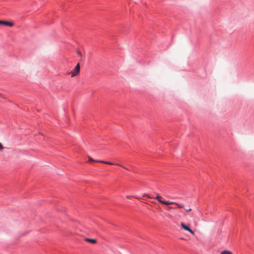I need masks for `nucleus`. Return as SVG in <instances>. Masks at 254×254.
Here are the masks:
<instances>
[{"mask_svg":"<svg viewBox=\"0 0 254 254\" xmlns=\"http://www.w3.org/2000/svg\"><path fill=\"white\" fill-rule=\"evenodd\" d=\"M155 198L161 203L168 205L170 204H176L179 208H184V206L182 204H179L175 202H168L162 200V197L160 194H157Z\"/></svg>","mask_w":254,"mask_h":254,"instance_id":"f257e3e1","label":"nucleus"},{"mask_svg":"<svg viewBox=\"0 0 254 254\" xmlns=\"http://www.w3.org/2000/svg\"><path fill=\"white\" fill-rule=\"evenodd\" d=\"M88 162H100L106 164H109V165H115L116 164L114 162H109V161H102V160H93L92 158L90 157H88Z\"/></svg>","mask_w":254,"mask_h":254,"instance_id":"f03ea898","label":"nucleus"},{"mask_svg":"<svg viewBox=\"0 0 254 254\" xmlns=\"http://www.w3.org/2000/svg\"><path fill=\"white\" fill-rule=\"evenodd\" d=\"M79 71H80V66H79V64H78L76 65V66H75L74 70L70 72L71 76L72 77H74L75 76L79 74Z\"/></svg>","mask_w":254,"mask_h":254,"instance_id":"7ed1b4c3","label":"nucleus"},{"mask_svg":"<svg viewBox=\"0 0 254 254\" xmlns=\"http://www.w3.org/2000/svg\"><path fill=\"white\" fill-rule=\"evenodd\" d=\"M181 226L182 228H183L184 230L190 232L192 235H194V232L192 230H191L189 227L186 226L184 223H181Z\"/></svg>","mask_w":254,"mask_h":254,"instance_id":"20e7f679","label":"nucleus"},{"mask_svg":"<svg viewBox=\"0 0 254 254\" xmlns=\"http://www.w3.org/2000/svg\"><path fill=\"white\" fill-rule=\"evenodd\" d=\"M0 25H5L8 26L12 27L13 26V23L12 22H9L6 21L0 20Z\"/></svg>","mask_w":254,"mask_h":254,"instance_id":"39448f33","label":"nucleus"},{"mask_svg":"<svg viewBox=\"0 0 254 254\" xmlns=\"http://www.w3.org/2000/svg\"><path fill=\"white\" fill-rule=\"evenodd\" d=\"M85 240L86 242L91 243L92 244H95L96 243L97 241L95 239H89V238H85Z\"/></svg>","mask_w":254,"mask_h":254,"instance_id":"423d86ee","label":"nucleus"},{"mask_svg":"<svg viewBox=\"0 0 254 254\" xmlns=\"http://www.w3.org/2000/svg\"><path fill=\"white\" fill-rule=\"evenodd\" d=\"M221 254H232L231 252L229 251H223L221 252Z\"/></svg>","mask_w":254,"mask_h":254,"instance_id":"0eeeda50","label":"nucleus"},{"mask_svg":"<svg viewBox=\"0 0 254 254\" xmlns=\"http://www.w3.org/2000/svg\"><path fill=\"white\" fill-rule=\"evenodd\" d=\"M4 147L3 145L0 142V152H1L3 150Z\"/></svg>","mask_w":254,"mask_h":254,"instance_id":"6e6552de","label":"nucleus"},{"mask_svg":"<svg viewBox=\"0 0 254 254\" xmlns=\"http://www.w3.org/2000/svg\"><path fill=\"white\" fill-rule=\"evenodd\" d=\"M144 196H147V197H148L149 198H153V197H152L150 194H145L144 195Z\"/></svg>","mask_w":254,"mask_h":254,"instance_id":"1a4fd4ad","label":"nucleus"},{"mask_svg":"<svg viewBox=\"0 0 254 254\" xmlns=\"http://www.w3.org/2000/svg\"><path fill=\"white\" fill-rule=\"evenodd\" d=\"M77 54L79 57H82V54L80 51H77Z\"/></svg>","mask_w":254,"mask_h":254,"instance_id":"9d476101","label":"nucleus"},{"mask_svg":"<svg viewBox=\"0 0 254 254\" xmlns=\"http://www.w3.org/2000/svg\"><path fill=\"white\" fill-rule=\"evenodd\" d=\"M185 210L187 212H190L191 210V208L185 209Z\"/></svg>","mask_w":254,"mask_h":254,"instance_id":"9b49d317","label":"nucleus"},{"mask_svg":"<svg viewBox=\"0 0 254 254\" xmlns=\"http://www.w3.org/2000/svg\"><path fill=\"white\" fill-rule=\"evenodd\" d=\"M121 166H122V167H123L124 168L126 169H128L127 168H126V167L124 166H122L121 165H120Z\"/></svg>","mask_w":254,"mask_h":254,"instance_id":"f8f14e48","label":"nucleus"},{"mask_svg":"<svg viewBox=\"0 0 254 254\" xmlns=\"http://www.w3.org/2000/svg\"><path fill=\"white\" fill-rule=\"evenodd\" d=\"M126 197H127V198H129V197H131V196H130V195H127Z\"/></svg>","mask_w":254,"mask_h":254,"instance_id":"ddd939ff","label":"nucleus"},{"mask_svg":"<svg viewBox=\"0 0 254 254\" xmlns=\"http://www.w3.org/2000/svg\"><path fill=\"white\" fill-rule=\"evenodd\" d=\"M169 208H170V209H175L176 208L175 207H170Z\"/></svg>","mask_w":254,"mask_h":254,"instance_id":"4468645a","label":"nucleus"}]
</instances>
